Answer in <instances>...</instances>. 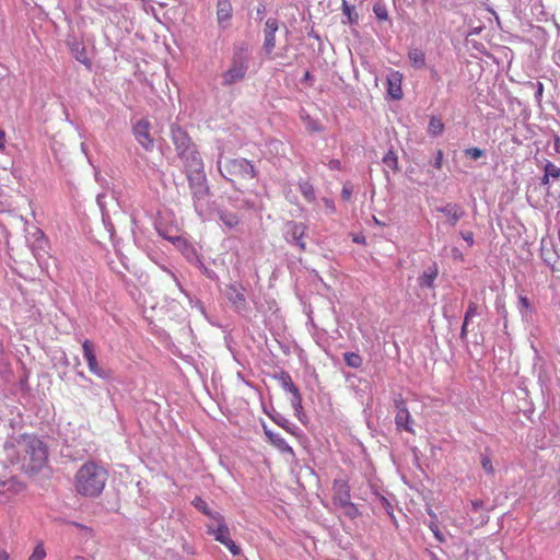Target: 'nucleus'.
Returning a JSON list of instances; mask_svg holds the SVG:
<instances>
[{"label": "nucleus", "mask_w": 560, "mask_h": 560, "mask_svg": "<svg viewBox=\"0 0 560 560\" xmlns=\"http://www.w3.org/2000/svg\"><path fill=\"white\" fill-rule=\"evenodd\" d=\"M108 479L107 470L94 460L82 464L73 476V490L84 499L98 498Z\"/></svg>", "instance_id": "obj_1"}, {"label": "nucleus", "mask_w": 560, "mask_h": 560, "mask_svg": "<svg viewBox=\"0 0 560 560\" xmlns=\"http://www.w3.org/2000/svg\"><path fill=\"white\" fill-rule=\"evenodd\" d=\"M220 172L224 178L237 184L252 180L257 176V170L250 161L244 158L228 160Z\"/></svg>", "instance_id": "obj_2"}, {"label": "nucleus", "mask_w": 560, "mask_h": 560, "mask_svg": "<svg viewBox=\"0 0 560 560\" xmlns=\"http://www.w3.org/2000/svg\"><path fill=\"white\" fill-rule=\"evenodd\" d=\"M48 452L46 445L37 438L25 440L23 467L31 472L40 470L47 463Z\"/></svg>", "instance_id": "obj_3"}, {"label": "nucleus", "mask_w": 560, "mask_h": 560, "mask_svg": "<svg viewBox=\"0 0 560 560\" xmlns=\"http://www.w3.org/2000/svg\"><path fill=\"white\" fill-rule=\"evenodd\" d=\"M213 522L207 525V533L214 537L217 541L224 545L233 556L241 553V548L231 538L230 529L220 513L213 515Z\"/></svg>", "instance_id": "obj_4"}, {"label": "nucleus", "mask_w": 560, "mask_h": 560, "mask_svg": "<svg viewBox=\"0 0 560 560\" xmlns=\"http://www.w3.org/2000/svg\"><path fill=\"white\" fill-rule=\"evenodd\" d=\"M151 122L148 118L139 119L132 127V133L136 141L145 150L152 151L154 148V139L150 132Z\"/></svg>", "instance_id": "obj_5"}, {"label": "nucleus", "mask_w": 560, "mask_h": 560, "mask_svg": "<svg viewBox=\"0 0 560 560\" xmlns=\"http://www.w3.org/2000/svg\"><path fill=\"white\" fill-rule=\"evenodd\" d=\"M247 61L243 56H235L231 67L222 74L224 85H232L245 78Z\"/></svg>", "instance_id": "obj_6"}, {"label": "nucleus", "mask_w": 560, "mask_h": 560, "mask_svg": "<svg viewBox=\"0 0 560 560\" xmlns=\"http://www.w3.org/2000/svg\"><path fill=\"white\" fill-rule=\"evenodd\" d=\"M82 351L83 357L88 363L89 371L98 377H104V370L98 365L97 362L95 345L91 340L85 339L82 342Z\"/></svg>", "instance_id": "obj_7"}, {"label": "nucleus", "mask_w": 560, "mask_h": 560, "mask_svg": "<svg viewBox=\"0 0 560 560\" xmlns=\"http://www.w3.org/2000/svg\"><path fill=\"white\" fill-rule=\"evenodd\" d=\"M332 501L335 505L341 506L350 501V486L347 480H335L332 483Z\"/></svg>", "instance_id": "obj_8"}, {"label": "nucleus", "mask_w": 560, "mask_h": 560, "mask_svg": "<svg viewBox=\"0 0 560 560\" xmlns=\"http://www.w3.org/2000/svg\"><path fill=\"white\" fill-rule=\"evenodd\" d=\"M402 74L399 71H390L387 75V93L393 100H401L402 93Z\"/></svg>", "instance_id": "obj_9"}, {"label": "nucleus", "mask_w": 560, "mask_h": 560, "mask_svg": "<svg viewBox=\"0 0 560 560\" xmlns=\"http://www.w3.org/2000/svg\"><path fill=\"white\" fill-rule=\"evenodd\" d=\"M278 30V21L276 19H268L266 21L264 50L270 55L276 47V32Z\"/></svg>", "instance_id": "obj_10"}, {"label": "nucleus", "mask_w": 560, "mask_h": 560, "mask_svg": "<svg viewBox=\"0 0 560 560\" xmlns=\"http://www.w3.org/2000/svg\"><path fill=\"white\" fill-rule=\"evenodd\" d=\"M232 3L230 0H218L217 2V20L220 25L225 27V23H229L232 19Z\"/></svg>", "instance_id": "obj_11"}, {"label": "nucleus", "mask_w": 560, "mask_h": 560, "mask_svg": "<svg viewBox=\"0 0 560 560\" xmlns=\"http://www.w3.org/2000/svg\"><path fill=\"white\" fill-rule=\"evenodd\" d=\"M172 140L176 147V150L183 154L190 145V138L187 132L179 127L172 128Z\"/></svg>", "instance_id": "obj_12"}, {"label": "nucleus", "mask_w": 560, "mask_h": 560, "mask_svg": "<svg viewBox=\"0 0 560 560\" xmlns=\"http://www.w3.org/2000/svg\"><path fill=\"white\" fill-rule=\"evenodd\" d=\"M396 407L398 409L395 421L398 428H402L404 430L411 432V428L408 425L410 413L406 407V404L402 399L396 401Z\"/></svg>", "instance_id": "obj_13"}, {"label": "nucleus", "mask_w": 560, "mask_h": 560, "mask_svg": "<svg viewBox=\"0 0 560 560\" xmlns=\"http://www.w3.org/2000/svg\"><path fill=\"white\" fill-rule=\"evenodd\" d=\"M265 434L267 435L269 442L277 447L281 453H288L290 455H294L293 448L287 443V441L277 433H273L269 430L265 429Z\"/></svg>", "instance_id": "obj_14"}, {"label": "nucleus", "mask_w": 560, "mask_h": 560, "mask_svg": "<svg viewBox=\"0 0 560 560\" xmlns=\"http://www.w3.org/2000/svg\"><path fill=\"white\" fill-rule=\"evenodd\" d=\"M443 214H445L450 223L454 226L456 223L464 217L465 212L460 208V206L456 203H447L445 207L439 209Z\"/></svg>", "instance_id": "obj_15"}, {"label": "nucleus", "mask_w": 560, "mask_h": 560, "mask_svg": "<svg viewBox=\"0 0 560 560\" xmlns=\"http://www.w3.org/2000/svg\"><path fill=\"white\" fill-rule=\"evenodd\" d=\"M408 60L415 69H423L425 67V54L419 48L409 49Z\"/></svg>", "instance_id": "obj_16"}, {"label": "nucleus", "mask_w": 560, "mask_h": 560, "mask_svg": "<svg viewBox=\"0 0 560 560\" xmlns=\"http://www.w3.org/2000/svg\"><path fill=\"white\" fill-rule=\"evenodd\" d=\"M341 10L342 14L347 19L343 21L345 24H357L359 22V14L355 10V7L349 4L347 0H341Z\"/></svg>", "instance_id": "obj_17"}, {"label": "nucleus", "mask_w": 560, "mask_h": 560, "mask_svg": "<svg viewBox=\"0 0 560 560\" xmlns=\"http://www.w3.org/2000/svg\"><path fill=\"white\" fill-rule=\"evenodd\" d=\"M436 277L438 268L436 266H433L432 268L425 270L423 275L419 278V284L421 287L433 288Z\"/></svg>", "instance_id": "obj_18"}, {"label": "nucleus", "mask_w": 560, "mask_h": 560, "mask_svg": "<svg viewBox=\"0 0 560 560\" xmlns=\"http://www.w3.org/2000/svg\"><path fill=\"white\" fill-rule=\"evenodd\" d=\"M229 299L236 307L245 305L244 293L242 292V289L238 288L237 285L230 287Z\"/></svg>", "instance_id": "obj_19"}, {"label": "nucleus", "mask_w": 560, "mask_h": 560, "mask_svg": "<svg viewBox=\"0 0 560 560\" xmlns=\"http://www.w3.org/2000/svg\"><path fill=\"white\" fill-rule=\"evenodd\" d=\"M306 226L302 223H293L291 228V234L293 238L298 241L301 249H305V243L302 241L305 235Z\"/></svg>", "instance_id": "obj_20"}, {"label": "nucleus", "mask_w": 560, "mask_h": 560, "mask_svg": "<svg viewBox=\"0 0 560 560\" xmlns=\"http://www.w3.org/2000/svg\"><path fill=\"white\" fill-rule=\"evenodd\" d=\"M428 514L430 515L431 517V521H430V524H429V527L430 529L432 530L434 537L441 541V542H444L445 541V538L444 536L442 535L440 528H439V525H438V516L436 514L432 511V510H429L428 511Z\"/></svg>", "instance_id": "obj_21"}, {"label": "nucleus", "mask_w": 560, "mask_h": 560, "mask_svg": "<svg viewBox=\"0 0 560 560\" xmlns=\"http://www.w3.org/2000/svg\"><path fill=\"white\" fill-rule=\"evenodd\" d=\"M443 130L444 124L442 122V120L438 117H431L428 126V132L431 136H439L443 132Z\"/></svg>", "instance_id": "obj_22"}, {"label": "nucleus", "mask_w": 560, "mask_h": 560, "mask_svg": "<svg viewBox=\"0 0 560 560\" xmlns=\"http://www.w3.org/2000/svg\"><path fill=\"white\" fill-rule=\"evenodd\" d=\"M345 362L348 366L358 369L362 365V358L359 353L355 352H346L343 354Z\"/></svg>", "instance_id": "obj_23"}, {"label": "nucleus", "mask_w": 560, "mask_h": 560, "mask_svg": "<svg viewBox=\"0 0 560 560\" xmlns=\"http://www.w3.org/2000/svg\"><path fill=\"white\" fill-rule=\"evenodd\" d=\"M299 187H300L301 194L303 195V197L307 201H314L315 200V191H314V187H313V185L311 183H308V182H301L299 184Z\"/></svg>", "instance_id": "obj_24"}, {"label": "nucleus", "mask_w": 560, "mask_h": 560, "mask_svg": "<svg viewBox=\"0 0 560 560\" xmlns=\"http://www.w3.org/2000/svg\"><path fill=\"white\" fill-rule=\"evenodd\" d=\"M383 163L395 172L399 170L397 154L392 150L384 155Z\"/></svg>", "instance_id": "obj_25"}, {"label": "nucleus", "mask_w": 560, "mask_h": 560, "mask_svg": "<svg viewBox=\"0 0 560 560\" xmlns=\"http://www.w3.org/2000/svg\"><path fill=\"white\" fill-rule=\"evenodd\" d=\"M192 505L198 509L200 512H202L205 515L211 517L213 520V515H215L217 512H212L207 502L202 500L200 497H196L192 501Z\"/></svg>", "instance_id": "obj_26"}, {"label": "nucleus", "mask_w": 560, "mask_h": 560, "mask_svg": "<svg viewBox=\"0 0 560 560\" xmlns=\"http://www.w3.org/2000/svg\"><path fill=\"white\" fill-rule=\"evenodd\" d=\"M220 219L229 228H234L240 222L238 217L235 213H233V212L222 211L220 213Z\"/></svg>", "instance_id": "obj_27"}, {"label": "nucleus", "mask_w": 560, "mask_h": 560, "mask_svg": "<svg viewBox=\"0 0 560 560\" xmlns=\"http://www.w3.org/2000/svg\"><path fill=\"white\" fill-rule=\"evenodd\" d=\"M373 12L378 21L388 20V12L386 5L382 2H377L373 5Z\"/></svg>", "instance_id": "obj_28"}, {"label": "nucleus", "mask_w": 560, "mask_h": 560, "mask_svg": "<svg viewBox=\"0 0 560 560\" xmlns=\"http://www.w3.org/2000/svg\"><path fill=\"white\" fill-rule=\"evenodd\" d=\"M46 558V550L43 542H38L32 555L28 557L27 560H44Z\"/></svg>", "instance_id": "obj_29"}, {"label": "nucleus", "mask_w": 560, "mask_h": 560, "mask_svg": "<svg viewBox=\"0 0 560 560\" xmlns=\"http://www.w3.org/2000/svg\"><path fill=\"white\" fill-rule=\"evenodd\" d=\"M547 176H550L553 179H558L560 177V167L555 165L552 162L547 161L544 167Z\"/></svg>", "instance_id": "obj_30"}, {"label": "nucleus", "mask_w": 560, "mask_h": 560, "mask_svg": "<svg viewBox=\"0 0 560 560\" xmlns=\"http://www.w3.org/2000/svg\"><path fill=\"white\" fill-rule=\"evenodd\" d=\"M478 315V304L476 302H469L467 311L465 313V322L469 323L470 319Z\"/></svg>", "instance_id": "obj_31"}, {"label": "nucleus", "mask_w": 560, "mask_h": 560, "mask_svg": "<svg viewBox=\"0 0 560 560\" xmlns=\"http://www.w3.org/2000/svg\"><path fill=\"white\" fill-rule=\"evenodd\" d=\"M518 308L523 315L526 314L527 312L532 311L530 302L526 296H524V295L518 296Z\"/></svg>", "instance_id": "obj_32"}, {"label": "nucleus", "mask_w": 560, "mask_h": 560, "mask_svg": "<svg viewBox=\"0 0 560 560\" xmlns=\"http://www.w3.org/2000/svg\"><path fill=\"white\" fill-rule=\"evenodd\" d=\"M340 508H342L345 510V513L351 518H354L359 515L357 506L351 501H349L347 504L341 505Z\"/></svg>", "instance_id": "obj_33"}, {"label": "nucleus", "mask_w": 560, "mask_h": 560, "mask_svg": "<svg viewBox=\"0 0 560 560\" xmlns=\"http://www.w3.org/2000/svg\"><path fill=\"white\" fill-rule=\"evenodd\" d=\"M284 386L288 388L289 392H291L293 395L299 397V389L291 381V377L289 374H284L283 376Z\"/></svg>", "instance_id": "obj_34"}, {"label": "nucleus", "mask_w": 560, "mask_h": 560, "mask_svg": "<svg viewBox=\"0 0 560 560\" xmlns=\"http://www.w3.org/2000/svg\"><path fill=\"white\" fill-rule=\"evenodd\" d=\"M465 154L472 160H478L483 156L485 152L479 148H468L465 150Z\"/></svg>", "instance_id": "obj_35"}, {"label": "nucleus", "mask_w": 560, "mask_h": 560, "mask_svg": "<svg viewBox=\"0 0 560 560\" xmlns=\"http://www.w3.org/2000/svg\"><path fill=\"white\" fill-rule=\"evenodd\" d=\"M481 466L486 470V472L492 475L494 472V468L492 466L491 459L488 456H483L481 458Z\"/></svg>", "instance_id": "obj_36"}, {"label": "nucleus", "mask_w": 560, "mask_h": 560, "mask_svg": "<svg viewBox=\"0 0 560 560\" xmlns=\"http://www.w3.org/2000/svg\"><path fill=\"white\" fill-rule=\"evenodd\" d=\"M443 160H444V153L441 149H439L435 153V158H434V162H433V166L436 168V170H441L442 166H443Z\"/></svg>", "instance_id": "obj_37"}, {"label": "nucleus", "mask_w": 560, "mask_h": 560, "mask_svg": "<svg viewBox=\"0 0 560 560\" xmlns=\"http://www.w3.org/2000/svg\"><path fill=\"white\" fill-rule=\"evenodd\" d=\"M352 191H353V187L351 184L347 183L342 186V190H341V197L345 199V200H350L351 199V196H352Z\"/></svg>", "instance_id": "obj_38"}, {"label": "nucleus", "mask_w": 560, "mask_h": 560, "mask_svg": "<svg viewBox=\"0 0 560 560\" xmlns=\"http://www.w3.org/2000/svg\"><path fill=\"white\" fill-rule=\"evenodd\" d=\"M463 238L468 243L469 246L474 244V235L471 232H466L462 234Z\"/></svg>", "instance_id": "obj_39"}, {"label": "nucleus", "mask_w": 560, "mask_h": 560, "mask_svg": "<svg viewBox=\"0 0 560 560\" xmlns=\"http://www.w3.org/2000/svg\"><path fill=\"white\" fill-rule=\"evenodd\" d=\"M5 142H7L5 132L0 129V151H4Z\"/></svg>", "instance_id": "obj_40"}, {"label": "nucleus", "mask_w": 560, "mask_h": 560, "mask_svg": "<svg viewBox=\"0 0 560 560\" xmlns=\"http://www.w3.org/2000/svg\"><path fill=\"white\" fill-rule=\"evenodd\" d=\"M468 324H469V323H466V322L464 320L463 326H462V329H460V338H462V339H466V338H467V332H468L467 327H468Z\"/></svg>", "instance_id": "obj_41"}, {"label": "nucleus", "mask_w": 560, "mask_h": 560, "mask_svg": "<svg viewBox=\"0 0 560 560\" xmlns=\"http://www.w3.org/2000/svg\"><path fill=\"white\" fill-rule=\"evenodd\" d=\"M553 147L556 152L560 154V137L557 135L553 137Z\"/></svg>", "instance_id": "obj_42"}, {"label": "nucleus", "mask_w": 560, "mask_h": 560, "mask_svg": "<svg viewBox=\"0 0 560 560\" xmlns=\"http://www.w3.org/2000/svg\"><path fill=\"white\" fill-rule=\"evenodd\" d=\"M471 505H472L474 510H478V509L482 508L483 503L480 500H476V501L471 502Z\"/></svg>", "instance_id": "obj_43"}, {"label": "nucleus", "mask_w": 560, "mask_h": 560, "mask_svg": "<svg viewBox=\"0 0 560 560\" xmlns=\"http://www.w3.org/2000/svg\"><path fill=\"white\" fill-rule=\"evenodd\" d=\"M10 556L5 550H0V560H9Z\"/></svg>", "instance_id": "obj_44"}, {"label": "nucleus", "mask_w": 560, "mask_h": 560, "mask_svg": "<svg viewBox=\"0 0 560 560\" xmlns=\"http://www.w3.org/2000/svg\"><path fill=\"white\" fill-rule=\"evenodd\" d=\"M324 201H325V205L327 206V208H329L331 211H334V210H335V207H334V203H332V201H331V200H329V199H324Z\"/></svg>", "instance_id": "obj_45"}, {"label": "nucleus", "mask_w": 560, "mask_h": 560, "mask_svg": "<svg viewBox=\"0 0 560 560\" xmlns=\"http://www.w3.org/2000/svg\"><path fill=\"white\" fill-rule=\"evenodd\" d=\"M549 178L550 176H547V173H545L540 180L541 185H547L549 183Z\"/></svg>", "instance_id": "obj_46"}, {"label": "nucleus", "mask_w": 560, "mask_h": 560, "mask_svg": "<svg viewBox=\"0 0 560 560\" xmlns=\"http://www.w3.org/2000/svg\"><path fill=\"white\" fill-rule=\"evenodd\" d=\"M311 79H312V75H311L310 71H306V72L304 73V80L308 81V80H311Z\"/></svg>", "instance_id": "obj_47"}, {"label": "nucleus", "mask_w": 560, "mask_h": 560, "mask_svg": "<svg viewBox=\"0 0 560 560\" xmlns=\"http://www.w3.org/2000/svg\"><path fill=\"white\" fill-rule=\"evenodd\" d=\"M542 89H544V88H542V84H541V83H539V85H538V91H537V94H538V95H541V93H542Z\"/></svg>", "instance_id": "obj_48"}, {"label": "nucleus", "mask_w": 560, "mask_h": 560, "mask_svg": "<svg viewBox=\"0 0 560 560\" xmlns=\"http://www.w3.org/2000/svg\"><path fill=\"white\" fill-rule=\"evenodd\" d=\"M374 220H375V222H376L377 224H380V225L382 224V223L380 222V220H377L376 218H374Z\"/></svg>", "instance_id": "obj_49"}]
</instances>
